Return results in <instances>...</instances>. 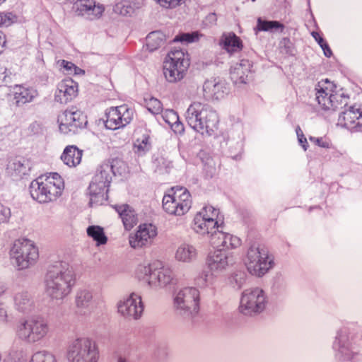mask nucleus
<instances>
[{
    "instance_id": "nucleus-63",
    "label": "nucleus",
    "mask_w": 362,
    "mask_h": 362,
    "mask_svg": "<svg viewBox=\"0 0 362 362\" xmlns=\"http://www.w3.org/2000/svg\"><path fill=\"white\" fill-rule=\"evenodd\" d=\"M6 1V0H0V5H1V4H3L4 2H5Z\"/></svg>"
},
{
    "instance_id": "nucleus-18",
    "label": "nucleus",
    "mask_w": 362,
    "mask_h": 362,
    "mask_svg": "<svg viewBox=\"0 0 362 362\" xmlns=\"http://www.w3.org/2000/svg\"><path fill=\"white\" fill-rule=\"evenodd\" d=\"M158 235L157 227L149 223H141L136 231L129 237V243L134 249H140L151 245Z\"/></svg>"
},
{
    "instance_id": "nucleus-1",
    "label": "nucleus",
    "mask_w": 362,
    "mask_h": 362,
    "mask_svg": "<svg viewBox=\"0 0 362 362\" xmlns=\"http://www.w3.org/2000/svg\"><path fill=\"white\" fill-rule=\"evenodd\" d=\"M44 283L45 293L51 299L63 300L71 293L75 276L66 263L58 262L49 267Z\"/></svg>"
},
{
    "instance_id": "nucleus-56",
    "label": "nucleus",
    "mask_w": 362,
    "mask_h": 362,
    "mask_svg": "<svg viewBox=\"0 0 362 362\" xmlns=\"http://www.w3.org/2000/svg\"><path fill=\"white\" fill-rule=\"evenodd\" d=\"M7 319V311L2 304H0V321L5 322Z\"/></svg>"
},
{
    "instance_id": "nucleus-30",
    "label": "nucleus",
    "mask_w": 362,
    "mask_h": 362,
    "mask_svg": "<svg viewBox=\"0 0 362 362\" xmlns=\"http://www.w3.org/2000/svg\"><path fill=\"white\" fill-rule=\"evenodd\" d=\"M83 153L76 146H67L61 155V160L68 167L75 168L81 163Z\"/></svg>"
},
{
    "instance_id": "nucleus-59",
    "label": "nucleus",
    "mask_w": 362,
    "mask_h": 362,
    "mask_svg": "<svg viewBox=\"0 0 362 362\" xmlns=\"http://www.w3.org/2000/svg\"><path fill=\"white\" fill-rule=\"evenodd\" d=\"M6 44L5 35L0 31V54L3 52L4 47Z\"/></svg>"
},
{
    "instance_id": "nucleus-46",
    "label": "nucleus",
    "mask_w": 362,
    "mask_h": 362,
    "mask_svg": "<svg viewBox=\"0 0 362 362\" xmlns=\"http://www.w3.org/2000/svg\"><path fill=\"white\" fill-rule=\"evenodd\" d=\"M146 107L154 115L160 113L163 110L160 101L155 98H151L146 102Z\"/></svg>"
},
{
    "instance_id": "nucleus-45",
    "label": "nucleus",
    "mask_w": 362,
    "mask_h": 362,
    "mask_svg": "<svg viewBox=\"0 0 362 362\" xmlns=\"http://www.w3.org/2000/svg\"><path fill=\"white\" fill-rule=\"evenodd\" d=\"M17 21L16 15L13 12H0V27H8Z\"/></svg>"
},
{
    "instance_id": "nucleus-52",
    "label": "nucleus",
    "mask_w": 362,
    "mask_h": 362,
    "mask_svg": "<svg viewBox=\"0 0 362 362\" xmlns=\"http://www.w3.org/2000/svg\"><path fill=\"white\" fill-rule=\"evenodd\" d=\"M11 358L13 360V362H26L27 354L23 351H14L10 354Z\"/></svg>"
},
{
    "instance_id": "nucleus-54",
    "label": "nucleus",
    "mask_w": 362,
    "mask_h": 362,
    "mask_svg": "<svg viewBox=\"0 0 362 362\" xmlns=\"http://www.w3.org/2000/svg\"><path fill=\"white\" fill-rule=\"evenodd\" d=\"M170 127L175 134H182L185 130L184 125L180 121V119H178V121H177L175 124H173Z\"/></svg>"
},
{
    "instance_id": "nucleus-19",
    "label": "nucleus",
    "mask_w": 362,
    "mask_h": 362,
    "mask_svg": "<svg viewBox=\"0 0 362 362\" xmlns=\"http://www.w3.org/2000/svg\"><path fill=\"white\" fill-rule=\"evenodd\" d=\"M341 126L354 131L362 128V104L355 103L347 107L339 116Z\"/></svg>"
},
{
    "instance_id": "nucleus-35",
    "label": "nucleus",
    "mask_w": 362,
    "mask_h": 362,
    "mask_svg": "<svg viewBox=\"0 0 362 362\" xmlns=\"http://www.w3.org/2000/svg\"><path fill=\"white\" fill-rule=\"evenodd\" d=\"M333 348L335 351H337L341 356L345 358L350 357V347L348 341V337L346 333L341 330L337 333L335 341L333 344Z\"/></svg>"
},
{
    "instance_id": "nucleus-31",
    "label": "nucleus",
    "mask_w": 362,
    "mask_h": 362,
    "mask_svg": "<svg viewBox=\"0 0 362 362\" xmlns=\"http://www.w3.org/2000/svg\"><path fill=\"white\" fill-rule=\"evenodd\" d=\"M198 252L195 246L189 243H182L176 249L175 258L183 263H191L197 258Z\"/></svg>"
},
{
    "instance_id": "nucleus-41",
    "label": "nucleus",
    "mask_w": 362,
    "mask_h": 362,
    "mask_svg": "<svg viewBox=\"0 0 362 362\" xmlns=\"http://www.w3.org/2000/svg\"><path fill=\"white\" fill-rule=\"evenodd\" d=\"M30 362H57V360L52 352L40 351L32 356Z\"/></svg>"
},
{
    "instance_id": "nucleus-25",
    "label": "nucleus",
    "mask_w": 362,
    "mask_h": 362,
    "mask_svg": "<svg viewBox=\"0 0 362 362\" xmlns=\"http://www.w3.org/2000/svg\"><path fill=\"white\" fill-rule=\"evenodd\" d=\"M113 208L119 214L126 230H130L136 225L138 217L134 209L128 204H116Z\"/></svg>"
},
{
    "instance_id": "nucleus-10",
    "label": "nucleus",
    "mask_w": 362,
    "mask_h": 362,
    "mask_svg": "<svg viewBox=\"0 0 362 362\" xmlns=\"http://www.w3.org/2000/svg\"><path fill=\"white\" fill-rule=\"evenodd\" d=\"M9 255L12 264L18 270L25 269L34 265L39 257L37 247L33 241L25 238L14 241Z\"/></svg>"
},
{
    "instance_id": "nucleus-27",
    "label": "nucleus",
    "mask_w": 362,
    "mask_h": 362,
    "mask_svg": "<svg viewBox=\"0 0 362 362\" xmlns=\"http://www.w3.org/2000/svg\"><path fill=\"white\" fill-rule=\"evenodd\" d=\"M13 302L16 308L23 313L29 312L33 308V300L30 293L23 288L14 291Z\"/></svg>"
},
{
    "instance_id": "nucleus-16",
    "label": "nucleus",
    "mask_w": 362,
    "mask_h": 362,
    "mask_svg": "<svg viewBox=\"0 0 362 362\" xmlns=\"http://www.w3.org/2000/svg\"><path fill=\"white\" fill-rule=\"evenodd\" d=\"M134 115V110L126 104L110 107L105 111V126L111 130L122 129L131 123Z\"/></svg>"
},
{
    "instance_id": "nucleus-38",
    "label": "nucleus",
    "mask_w": 362,
    "mask_h": 362,
    "mask_svg": "<svg viewBox=\"0 0 362 362\" xmlns=\"http://www.w3.org/2000/svg\"><path fill=\"white\" fill-rule=\"evenodd\" d=\"M87 234L97 243V245H104L107 241V238L104 233V230L99 226H90L88 227Z\"/></svg>"
},
{
    "instance_id": "nucleus-23",
    "label": "nucleus",
    "mask_w": 362,
    "mask_h": 362,
    "mask_svg": "<svg viewBox=\"0 0 362 362\" xmlns=\"http://www.w3.org/2000/svg\"><path fill=\"white\" fill-rule=\"evenodd\" d=\"M226 84L217 78L205 81L203 85L204 96L207 100H220L227 93Z\"/></svg>"
},
{
    "instance_id": "nucleus-51",
    "label": "nucleus",
    "mask_w": 362,
    "mask_h": 362,
    "mask_svg": "<svg viewBox=\"0 0 362 362\" xmlns=\"http://www.w3.org/2000/svg\"><path fill=\"white\" fill-rule=\"evenodd\" d=\"M233 281L238 288H240L246 281V274L243 272H237L233 276Z\"/></svg>"
},
{
    "instance_id": "nucleus-13",
    "label": "nucleus",
    "mask_w": 362,
    "mask_h": 362,
    "mask_svg": "<svg viewBox=\"0 0 362 362\" xmlns=\"http://www.w3.org/2000/svg\"><path fill=\"white\" fill-rule=\"evenodd\" d=\"M200 293L194 287L180 289L174 297V307L177 313L184 317H193L199 310Z\"/></svg>"
},
{
    "instance_id": "nucleus-4",
    "label": "nucleus",
    "mask_w": 362,
    "mask_h": 362,
    "mask_svg": "<svg viewBox=\"0 0 362 362\" xmlns=\"http://www.w3.org/2000/svg\"><path fill=\"white\" fill-rule=\"evenodd\" d=\"M236 261L235 255L232 252L225 250L216 249L210 252L206 258V264L211 273H203L196 279V284L200 287L211 285L214 281V276L233 266Z\"/></svg>"
},
{
    "instance_id": "nucleus-9",
    "label": "nucleus",
    "mask_w": 362,
    "mask_h": 362,
    "mask_svg": "<svg viewBox=\"0 0 362 362\" xmlns=\"http://www.w3.org/2000/svg\"><path fill=\"white\" fill-rule=\"evenodd\" d=\"M315 91V99L322 110L334 111L347 104L348 98L327 79L319 82Z\"/></svg>"
},
{
    "instance_id": "nucleus-53",
    "label": "nucleus",
    "mask_w": 362,
    "mask_h": 362,
    "mask_svg": "<svg viewBox=\"0 0 362 362\" xmlns=\"http://www.w3.org/2000/svg\"><path fill=\"white\" fill-rule=\"evenodd\" d=\"M296 134L298 136V140L299 144L303 147V148L305 151H306L308 147V144L305 136H304V134L303 133V131L301 130V129L299 127H298L296 129Z\"/></svg>"
},
{
    "instance_id": "nucleus-20",
    "label": "nucleus",
    "mask_w": 362,
    "mask_h": 362,
    "mask_svg": "<svg viewBox=\"0 0 362 362\" xmlns=\"http://www.w3.org/2000/svg\"><path fill=\"white\" fill-rule=\"evenodd\" d=\"M41 178L46 192L45 200L47 201V203L56 201L62 195L64 189L63 178L57 173L42 175Z\"/></svg>"
},
{
    "instance_id": "nucleus-7",
    "label": "nucleus",
    "mask_w": 362,
    "mask_h": 362,
    "mask_svg": "<svg viewBox=\"0 0 362 362\" xmlns=\"http://www.w3.org/2000/svg\"><path fill=\"white\" fill-rule=\"evenodd\" d=\"M49 332V325L42 317H30L22 320L16 327V335L18 339L29 344L42 340Z\"/></svg>"
},
{
    "instance_id": "nucleus-26",
    "label": "nucleus",
    "mask_w": 362,
    "mask_h": 362,
    "mask_svg": "<svg viewBox=\"0 0 362 362\" xmlns=\"http://www.w3.org/2000/svg\"><path fill=\"white\" fill-rule=\"evenodd\" d=\"M174 274L170 268L157 267L153 272L149 279V285L154 287L163 288L169 285L173 280Z\"/></svg>"
},
{
    "instance_id": "nucleus-21",
    "label": "nucleus",
    "mask_w": 362,
    "mask_h": 362,
    "mask_svg": "<svg viewBox=\"0 0 362 362\" xmlns=\"http://www.w3.org/2000/svg\"><path fill=\"white\" fill-rule=\"evenodd\" d=\"M78 84L71 78L62 80L57 85L54 100L60 104H66L76 97Z\"/></svg>"
},
{
    "instance_id": "nucleus-60",
    "label": "nucleus",
    "mask_w": 362,
    "mask_h": 362,
    "mask_svg": "<svg viewBox=\"0 0 362 362\" xmlns=\"http://www.w3.org/2000/svg\"><path fill=\"white\" fill-rule=\"evenodd\" d=\"M6 69L3 66H0V81H4L6 77Z\"/></svg>"
},
{
    "instance_id": "nucleus-29",
    "label": "nucleus",
    "mask_w": 362,
    "mask_h": 362,
    "mask_svg": "<svg viewBox=\"0 0 362 362\" xmlns=\"http://www.w3.org/2000/svg\"><path fill=\"white\" fill-rule=\"evenodd\" d=\"M216 238H217V240L214 239L211 242L218 246L222 247V250L226 251L227 250L236 249L242 244V240L239 237L230 233H224L222 231V229L219 230Z\"/></svg>"
},
{
    "instance_id": "nucleus-14",
    "label": "nucleus",
    "mask_w": 362,
    "mask_h": 362,
    "mask_svg": "<svg viewBox=\"0 0 362 362\" xmlns=\"http://www.w3.org/2000/svg\"><path fill=\"white\" fill-rule=\"evenodd\" d=\"M57 122L60 132L64 134H74L86 127L88 120L81 110L72 107L58 115Z\"/></svg>"
},
{
    "instance_id": "nucleus-22",
    "label": "nucleus",
    "mask_w": 362,
    "mask_h": 362,
    "mask_svg": "<svg viewBox=\"0 0 362 362\" xmlns=\"http://www.w3.org/2000/svg\"><path fill=\"white\" fill-rule=\"evenodd\" d=\"M252 64L248 59H241L231 67L230 78L235 84H246L252 78Z\"/></svg>"
},
{
    "instance_id": "nucleus-17",
    "label": "nucleus",
    "mask_w": 362,
    "mask_h": 362,
    "mask_svg": "<svg viewBox=\"0 0 362 362\" xmlns=\"http://www.w3.org/2000/svg\"><path fill=\"white\" fill-rule=\"evenodd\" d=\"M117 308L118 313L128 320H139L144 309L141 296L135 293L120 299Z\"/></svg>"
},
{
    "instance_id": "nucleus-36",
    "label": "nucleus",
    "mask_w": 362,
    "mask_h": 362,
    "mask_svg": "<svg viewBox=\"0 0 362 362\" xmlns=\"http://www.w3.org/2000/svg\"><path fill=\"white\" fill-rule=\"evenodd\" d=\"M165 36L160 31L150 33L146 37V47L150 52H153L165 44Z\"/></svg>"
},
{
    "instance_id": "nucleus-2",
    "label": "nucleus",
    "mask_w": 362,
    "mask_h": 362,
    "mask_svg": "<svg viewBox=\"0 0 362 362\" xmlns=\"http://www.w3.org/2000/svg\"><path fill=\"white\" fill-rule=\"evenodd\" d=\"M185 119L191 128L202 135H212L219 122L217 112L208 105L199 102H193L188 107Z\"/></svg>"
},
{
    "instance_id": "nucleus-49",
    "label": "nucleus",
    "mask_w": 362,
    "mask_h": 362,
    "mask_svg": "<svg viewBox=\"0 0 362 362\" xmlns=\"http://www.w3.org/2000/svg\"><path fill=\"white\" fill-rule=\"evenodd\" d=\"M281 48L282 52L289 55L294 54V49L292 42L288 37H284L280 42Z\"/></svg>"
},
{
    "instance_id": "nucleus-32",
    "label": "nucleus",
    "mask_w": 362,
    "mask_h": 362,
    "mask_svg": "<svg viewBox=\"0 0 362 362\" xmlns=\"http://www.w3.org/2000/svg\"><path fill=\"white\" fill-rule=\"evenodd\" d=\"M37 95V91L33 88L23 86L14 87V100L18 106L31 102Z\"/></svg>"
},
{
    "instance_id": "nucleus-34",
    "label": "nucleus",
    "mask_w": 362,
    "mask_h": 362,
    "mask_svg": "<svg viewBox=\"0 0 362 362\" xmlns=\"http://www.w3.org/2000/svg\"><path fill=\"white\" fill-rule=\"evenodd\" d=\"M31 197L36 202L41 204H47V201L45 200L46 195L45 185L42 184L41 175L33 180L29 187Z\"/></svg>"
},
{
    "instance_id": "nucleus-44",
    "label": "nucleus",
    "mask_w": 362,
    "mask_h": 362,
    "mask_svg": "<svg viewBox=\"0 0 362 362\" xmlns=\"http://www.w3.org/2000/svg\"><path fill=\"white\" fill-rule=\"evenodd\" d=\"M62 66L66 71L68 74H74L76 76H81L85 74V71L77 66H76L71 62L62 60Z\"/></svg>"
},
{
    "instance_id": "nucleus-12",
    "label": "nucleus",
    "mask_w": 362,
    "mask_h": 362,
    "mask_svg": "<svg viewBox=\"0 0 362 362\" xmlns=\"http://www.w3.org/2000/svg\"><path fill=\"white\" fill-rule=\"evenodd\" d=\"M192 197L185 187H173L163 198V208L165 212L175 216L187 214L192 206Z\"/></svg>"
},
{
    "instance_id": "nucleus-57",
    "label": "nucleus",
    "mask_w": 362,
    "mask_h": 362,
    "mask_svg": "<svg viewBox=\"0 0 362 362\" xmlns=\"http://www.w3.org/2000/svg\"><path fill=\"white\" fill-rule=\"evenodd\" d=\"M311 35L313 37V38L317 42L320 46L325 41L324 38L321 37L317 32L314 31L311 33Z\"/></svg>"
},
{
    "instance_id": "nucleus-39",
    "label": "nucleus",
    "mask_w": 362,
    "mask_h": 362,
    "mask_svg": "<svg viewBox=\"0 0 362 362\" xmlns=\"http://www.w3.org/2000/svg\"><path fill=\"white\" fill-rule=\"evenodd\" d=\"M257 29L259 31H270L274 29H281V32H282L284 29V25L279 21H263L261 18H258Z\"/></svg>"
},
{
    "instance_id": "nucleus-11",
    "label": "nucleus",
    "mask_w": 362,
    "mask_h": 362,
    "mask_svg": "<svg viewBox=\"0 0 362 362\" xmlns=\"http://www.w3.org/2000/svg\"><path fill=\"white\" fill-rule=\"evenodd\" d=\"M189 66V59L187 52L182 49L171 50L164 62L163 74L169 83L181 81Z\"/></svg>"
},
{
    "instance_id": "nucleus-33",
    "label": "nucleus",
    "mask_w": 362,
    "mask_h": 362,
    "mask_svg": "<svg viewBox=\"0 0 362 362\" xmlns=\"http://www.w3.org/2000/svg\"><path fill=\"white\" fill-rule=\"evenodd\" d=\"M8 169L12 175L22 176L30 172L31 164L28 159L17 157L9 162Z\"/></svg>"
},
{
    "instance_id": "nucleus-42",
    "label": "nucleus",
    "mask_w": 362,
    "mask_h": 362,
    "mask_svg": "<svg viewBox=\"0 0 362 362\" xmlns=\"http://www.w3.org/2000/svg\"><path fill=\"white\" fill-rule=\"evenodd\" d=\"M156 264L149 265H139L136 269V276L139 279H144L149 284L151 276L156 269Z\"/></svg>"
},
{
    "instance_id": "nucleus-61",
    "label": "nucleus",
    "mask_w": 362,
    "mask_h": 362,
    "mask_svg": "<svg viewBox=\"0 0 362 362\" xmlns=\"http://www.w3.org/2000/svg\"><path fill=\"white\" fill-rule=\"evenodd\" d=\"M117 362H129V361L124 356L119 355L117 357Z\"/></svg>"
},
{
    "instance_id": "nucleus-6",
    "label": "nucleus",
    "mask_w": 362,
    "mask_h": 362,
    "mask_svg": "<svg viewBox=\"0 0 362 362\" xmlns=\"http://www.w3.org/2000/svg\"><path fill=\"white\" fill-rule=\"evenodd\" d=\"M113 175V165L110 162L99 166L88 187L91 206L103 204L107 199L108 188Z\"/></svg>"
},
{
    "instance_id": "nucleus-62",
    "label": "nucleus",
    "mask_w": 362,
    "mask_h": 362,
    "mask_svg": "<svg viewBox=\"0 0 362 362\" xmlns=\"http://www.w3.org/2000/svg\"><path fill=\"white\" fill-rule=\"evenodd\" d=\"M5 292V288L3 286L0 285V296H1Z\"/></svg>"
},
{
    "instance_id": "nucleus-58",
    "label": "nucleus",
    "mask_w": 362,
    "mask_h": 362,
    "mask_svg": "<svg viewBox=\"0 0 362 362\" xmlns=\"http://www.w3.org/2000/svg\"><path fill=\"white\" fill-rule=\"evenodd\" d=\"M206 21L209 22L211 24H215L216 21H217V18H216V13H209L206 16Z\"/></svg>"
},
{
    "instance_id": "nucleus-3",
    "label": "nucleus",
    "mask_w": 362,
    "mask_h": 362,
    "mask_svg": "<svg viewBox=\"0 0 362 362\" xmlns=\"http://www.w3.org/2000/svg\"><path fill=\"white\" fill-rule=\"evenodd\" d=\"M224 216L219 209L211 205L204 206L197 212L193 219L192 229L201 235L207 236L212 241L223 228Z\"/></svg>"
},
{
    "instance_id": "nucleus-48",
    "label": "nucleus",
    "mask_w": 362,
    "mask_h": 362,
    "mask_svg": "<svg viewBox=\"0 0 362 362\" xmlns=\"http://www.w3.org/2000/svg\"><path fill=\"white\" fill-rule=\"evenodd\" d=\"M310 141L317 146L324 148H331L332 147V144L331 141L326 136L324 137H314L310 136Z\"/></svg>"
},
{
    "instance_id": "nucleus-55",
    "label": "nucleus",
    "mask_w": 362,
    "mask_h": 362,
    "mask_svg": "<svg viewBox=\"0 0 362 362\" xmlns=\"http://www.w3.org/2000/svg\"><path fill=\"white\" fill-rule=\"evenodd\" d=\"M320 47L322 49L324 54L327 57H330L332 56V52L326 41H325L324 43L320 45Z\"/></svg>"
},
{
    "instance_id": "nucleus-43",
    "label": "nucleus",
    "mask_w": 362,
    "mask_h": 362,
    "mask_svg": "<svg viewBox=\"0 0 362 362\" xmlns=\"http://www.w3.org/2000/svg\"><path fill=\"white\" fill-rule=\"evenodd\" d=\"M202 35L198 32L181 33L176 35L173 41L186 43L194 42L198 41Z\"/></svg>"
},
{
    "instance_id": "nucleus-5",
    "label": "nucleus",
    "mask_w": 362,
    "mask_h": 362,
    "mask_svg": "<svg viewBox=\"0 0 362 362\" xmlns=\"http://www.w3.org/2000/svg\"><path fill=\"white\" fill-rule=\"evenodd\" d=\"M67 362H98L100 351L96 342L86 337L70 339L66 347Z\"/></svg>"
},
{
    "instance_id": "nucleus-50",
    "label": "nucleus",
    "mask_w": 362,
    "mask_h": 362,
    "mask_svg": "<svg viewBox=\"0 0 362 362\" xmlns=\"http://www.w3.org/2000/svg\"><path fill=\"white\" fill-rule=\"evenodd\" d=\"M11 215L10 209L0 202V224L8 222Z\"/></svg>"
},
{
    "instance_id": "nucleus-24",
    "label": "nucleus",
    "mask_w": 362,
    "mask_h": 362,
    "mask_svg": "<svg viewBox=\"0 0 362 362\" xmlns=\"http://www.w3.org/2000/svg\"><path fill=\"white\" fill-rule=\"evenodd\" d=\"M93 291L88 288H78L74 296V304L76 313L84 315L89 310L93 300Z\"/></svg>"
},
{
    "instance_id": "nucleus-47",
    "label": "nucleus",
    "mask_w": 362,
    "mask_h": 362,
    "mask_svg": "<svg viewBox=\"0 0 362 362\" xmlns=\"http://www.w3.org/2000/svg\"><path fill=\"white\" fill-rule=\"evenodd\" d=\"M162 117L169 126L175 124L179 119V116L177 112L173 110H166L163 112Z\"/></svg>"
},
{
    "instance_id": "nucleus-8",
    "label": "nucleus",
    "mask_w": 362,
    "mask_h": 362,
    "mask_svg": "<svg viewBox=\"0 0 362 362\" xmlns=\"http://www.w3.org/2000/svg\"><path fill=\"white\" fill-rule=\"evenodd\" d=\"M245 264L248 272L262 277L274 266L273 257L268 250L259 245H251L246 254Z\"/></svg>"
},
{
    "instance_id": "nucleus-37",
    "label": "nucleus",
    "mask_w": 362,
    "mask_h": 362,
    "mask_svg": "<svg viewBox=\"0 0 362 362\" xmlns=\"http://www.w3.org/2000/svg\"><path fill=\"white\" fill-rule=\"evenodd\" d=\"M151 148L150 136L147 133L138 136L134 142V151L139 156L145 154Z\"/></svg>"
},
{
    "instance_id": "nucleus-15",
    "label": "nucleus",
    "mask_w": 362,
    "mask_h": 362,
    "mask_svg": "<svg viewBox=\"0 0 362 362\" xmlns=\"http://www.w3.org/2000/svg\"><path fill=\"white\" fill-rule=\"evenodd\" d=\"M267 303L264 291L259 288L245 290L241 296L240 312L245 315H252L264 310Z\"/></svg>"
},
{
    "instance_id": "nucleus-40",
    "label": "nucleus",
    "mask_w": 362,
    "mask_h": 362,
    "mask_svg": "<svg viewBox=\"0 0 362 362\" xmlns=\"http://www.w3.org/2000/svg\"><path fill=\"white\" fill-rule=\"evenodd\" d=\"M115 13L126 16H130L134 12V8L129 1H121L114 6Z\"/></svg>"
},
{
    "instance_id": "nucleus-28",
    "label": "nucleus",
    "mask_w": 362,
    "mask_h": 362,
    "mask_svg": "<svg viewBox=\"0 0 362 362\" xmlns=\"http://www.w3.org/2000/svg\"><path fill=\"white\" fill-rule=\"evenodd\" d=\"M219 45L230 54L240 52L243 47L241 39L233 32L223 33Z\"/></svg>"
}]
</instances>
